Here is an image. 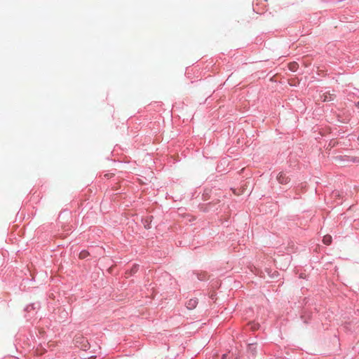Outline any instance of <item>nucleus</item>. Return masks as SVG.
<instances>
[{
	"label": "nucleus",
	"instance_id": "obj_5",
	"mask_svg": "<svg viewBox=\"0 0 359 359\" xmlns=\"http://www.w3.org/2000/svg\"><path fill=\"white\" fill-rule=\"evenodd\" d=\"M88 255V252L82 251L79 254V257L81 258V259H84V258L87 257Z\"/></svg>",
	"mask_w": 359,
	"mask_h": 359
},
{
	"label": "nucleus",
	"instance_id": "obj_6",
	"mask_svg": "<svg viewBox=\"0 0 359 359\" xmlns=\"http://www.w3.org/2000/svg\"><path fill=\"white\" fill-rule=\"evenodd\" d=\"M138 267H139L138 265H136V264L133 265V266L131 269L130 273L133 274V273H136L137 271Z\"/></svg>",
	"mask_w": 359,
	"mask_h": 359
},
{
	"label": "nucleus",
	"instance_id": "obj_3",
	"mask_svg": "<svg viewBox=\"0 0 359 359\" xmlns=\"http://www.w3.org/2000/svg\"><path fill=\"white\" fill-rule=\"evenodd\" d=\"M323 241L325 245H330L332 243V236L330 235H325L323 237Z\"/></svg>",
	"mask_w": 359,
	"mask_h": 359
},
{
	"label": "nucleus",
	"instance_id": "obj_4",
	"mask_svg": "<svg viewBox=\"0 0 359 359\" xmlns=\"http://www.w3.org/2000/svg\"><path fill=\"white\" fill-rule=\"evenodd\" d=\"M333 100V95L328 93L325 94L323 97V102H328Z\"/></svg>",
	"mask_w": 359,
	"mask_h": 359
},
{
	"label": "nucleus",
	"instance_id": "obj_9",
	"mask_svg": "<svg viewBox=\"0 0 359 359\" xmlns=\"http://www.w3.org/2000/svg\"><path fill=\"white\" fill-rule=\"evenodd\" d=\"M198 279L203 280V278L198 277Z\"/></svg>",
	"mask_w": 359,
	"mask_h": 359
},
{
	"label": "nucleus",
	"instance_id": "obj_7",
	"mask_svg": "<svg viewBox=\"0 0 359 359\" xmlns=\"http://www.w3.org/2000/svg\"><path fill=\"white\" fill-rule=\"evenodd\" d=\"M250 325H251V328L253 329V330H257L259 327V325L257 324H255V323H252Z\"/></svg>",
	"mask_w": 359,
	"mask_h": 359
},
{
	"label": "nucleus",
	"instance_id": "obj_1",
	"mask_svg": "<svg viewBox=\"0 0 359 359\" xmlns=\"http://www.w3.org/2000/svg\"><path fill=\"white\" fill-rule=\"evenodd\" d=\"M277 180L279 183L285 184L288 183L289 178L286 176V174L284 172H280L277 176Z\"/></svg>",
	"mask_w": 359,
	"mask_h": 359
},
{
	"label": "nucleus",
	"instance_id": "obj_8",
	"mask_svg": "<svg viewBox=\"0 0 359 359\" xmlns=\"http://www.w3.org/2000/svg\"><path fill=\"white\" fill-rule=\"evenodd\" d=\"M296 67H297V64H292L290 65V69L294 72L296 69Z\"/></svg>",
	"mask_w": 359,
	"mask_h": 359
},
{
	"label": "nucleus",
	"instance_id": "obj_2",
	"mask_svg": "<svg viewBox=\"0 0 359 359\" xmlns=\"http://www.w3.org/2000/svg\"><path fill=\"white\" fill-rule=\"evenodd\" d=\"M197 304H198V300L196 298L191 299L186 303V306H187V309H193L196 308Z\"/></svg>",
	"mask_w": 359,
	"mask_h": 359
}]
</instances>
